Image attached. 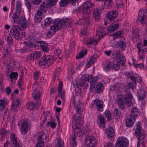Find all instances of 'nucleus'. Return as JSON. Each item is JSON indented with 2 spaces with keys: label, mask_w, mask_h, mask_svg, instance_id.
Segmentation results:
<instances>
[{
  "label": "nucleus",
  "mask_w": 147,
  "mask_h": 147,
  "mask_svg": "<svg viewBox=\"0 0 147 147\" xmlns=\"http://www.w3.org/2000/svg\"><path fill=\"white\" fill-rule=\"evenodd\" d=\"M117 15L118 12L117 10H114L110 11L107 15L108 21L113 22L117 18Z\"/></svg>",
  "instance_id": "17"
},
{
  "label": "nucleus",
  "mask_w": 147,
  "mask_h": 147,
  "mask_svg": "<svg viewBox=\"0 0 147 147\" xmlns=\"http://www.w3.org/2000/svg\"><path fill=\"white\" fill-rule=\"evenodd\" d=\"M25 5L27 7V8L29 12L31 11V9H32L31 3L29 1L25 2Z\"/></svg>",
  "instance_id": "58"
},
{
  "label": "nucleus",
  "mask_w": 147,
  "mask_h": 147,
  "mask_svg": "<svg viewBox=\"0 0 147 147\" xmlns=\"http://www.w3.org/2000/svg\"><path fill=\"white\" fill-rule=\"evenodd\" d=\"M33 93L32 96L35 100H38L40 97V92L38 88H36L35 87H33Z\"/></svg>",
  "instance_id": "32"
},
{
  "label": "nucleus",
  "mask_w": 147,
  "mask_h": 147,
  "mask_svg": "<svg viewBox=\"0 0 147 147\" xmlns=\"http://www.w3.org/2000/svg\"><path fill=\"white\" fill-rule=\"evenodd\" d=\"M107 30H108V28L105 27H102L99 30V31L98 32V34L99 35V36H101V37L99 38V40L101 38H102L107 34Z\"/></svg>",
  "instance_id": "33"
},
{
  "label": "nucleus",
  "mask_w": 147,
  "mask_h": 147,
  "mask_svg": "<svg viewBox=\"0 0 147 147\" xmlns=\"http://www.w3.org/2000/svg\"><path fill=\"white\" fill-rule=\"evenodd\" d=\"M34 59L40 58L42 55L41 53L39 51H35L32 53Z\"/></svg>",
  "instance_id": "51"
},
{
  "label": "nucleus",
  "mask_w": 147,
  "mask_h": 147,
  "mask_svg": "<svg viewBox=\"0 0 147 147\" xmlns=\"http://www.w3.org/2000/svg\"><path fill=\"white\" fill-rule=\"evenodd\" d=\"M32 48L29 46L26 47H24L19 49H17L16 52L18 53H26L27 52H29L32 51Z\"/></svg>",
  "instance_id": "30"
},
{
  "label": "nucleus",
  "mask_w": 147,
  "mask_h": 147,
  "mask_svg": "<svg viewBox=\"0 0 147 147\" xmlns=\"http://www.w3.org/2000/svg\"><path fill=\"white\" fill-rule=\"evenodd\" d=\"M112 57H114L117 61H119L121 63V65H123L124 62L126 60L125 57L123 54L121 53L119 51H117L112 55Z\"/></svg>",
  "instance_id": "10"
},
{
  "label": "nucleus",
  "mask_w": 147,
  "mask_h": 147,
  "mask_svg": "<svg viewBox=\"0 0 147 147\" xmlns=\"http://www.w3.org/2000/svg\"><path fill=\"white\" fill-rule=\"evenodd\" d=\"M104 132L106 133L109 139L112 138L114 136V130L112 127H109L108 129H104Z\"/></svg>",
  "instance_id": "25"
},
{
  "label": "nucleus",
  "mask_w": 147,
  "mask_h": 147,
  "mask_svg": "<svg viewBox=\"0 0 147 147\" xmlns=\"http://www.w3.org/2000/svg\"><path fill=\"white\" fill-rule=\"evenodd\" d=\"M18 75V74L16 72H11L9 75L10 81L11 82H14V80H17Z\"/></svg>",
  "instance_id": "38"
},
{
  "label": "nucleus",
  "mask_w": 147,
  "mask_h": 147,
  "mask_svg": "<svg viewBox=\"0 0 147 147\" xmlns=\"http://www.w3.org/2000/svg\"><path fill=\"white\" fill-rule=\"evenodd\" d=\"M119 88V86L118 84H115L113 85L112 87H111L110 89L113 91H118Z\"/></svg>",
  "instance_id": "60"
},
{
  "label": "nucleus",
  "mask_w": 147,
  "mask_h": 147,
  "mask_svg": "<svg viewBox=\"0 0 147 147\" xmlns=\"http://www.w3.org/2000/svg\"><path fill=\"white\" fill-rule=\"evenodd\" d=\"M146 92L143 89H140L138 91L137 96L139 101H142L146 96Z\"/></svg>",
  "instance_id": "24"
},
{
  "label": "nucleus",
  "mask_w": 147,
  "mask_h": 147,
  "mask_svg": "<svg viewBox=\"0 0 147 147\" xmlns=\"http://www.w3.org/2000/svg\"><path fill=\"white\" fill-rule=\"evenodd\" d=\"M74 131L75 132V133L73 134H75L76 136H77L79 137L82 136L84 134L83 132L84 131H82L81 130L80 131L79 130L78 131Z\"/></svg>",
  "instance_id": "54"
},
{
  "label": "nucleus",
  "mask_w": 147,
  "mask_h": 147,
  "mask_svg": "<svg viewBox=\"0 0 147 147\" xmlns=\"http://www.w3.org/2000/svg\"><path fill=\"white\" fill-rule=\"evenodd\" d=\"M37 107V105L33 103V102H29L26 105V108L30 110L36 109Z\"/></svg>",
  "instance_id": "42"
},
{
  "label": "nucleus",
  "mask_w": 147,
  "mask_h": 147,
  "mask_svg": "<svg viewBox=\"0 0 147 147\" xmlns=\"http://www.w3.org/2000/svg\"><path fill=\"white\" fill-rule=\"evenodd\" d=\"M97 122L99 127L101 128H104L105 125V119L103 117L101 114L98 115L97 116Z\"/></svg>",
  "instance_id": "21"
},
{
  "label": "nucleus",
  "mask_w": 147,
  "mask_h": 147,
  "mask_svg": "<svg viewBox=\"0 0 147 147\" xmlns=\"http://www.w3.org/2000/svg\"><path fill=\"white\" fill-rule=\"evenodd\" d=\"M10 143L13 147H22L18 141L16 137L13 133L10 136Z\"/></svg>",
  "instance_id": "18"
},
{
  "label": "nucleus",
  "mask_w": 147,
  "mask_h": 147,
  "mask_svg": "<svg viewBox=\"0 0 147 147\" xmlns=\"http://www.w3.org/2000/svg\"><path fill=\"white\" fill-rule=\"evenodd\" d=\"M22 4L19 1H17L16 3V12L20 13L22 10Z\"/></svg>",
  "instance_id": "44"
},
{
  "label": "nucleus",
  "mask_w": 147,
  "mask_h": 147,
  "mask_svg": "<svg viewBox=\"0 0 147 147\" xmlns=\"http://www.w3.org/2000/svg\"><path fill=\"white\" fill-rule=\"evenodd\" d=\"M8 134V131H6L4 128H2L1 129L0 133V135L2 137L5 136Z\"/></svg>",
  "instance_id": "63"
},
{
  "label": "nucleus",
  "mask_w": 147,
  "mask_h": 147,
  "mask_svg": "<svg viewBox=\"0 0 147 147\" xmlns=\"http://www.w3.org/2000/svg\"><path fill=\"white\" fill-rule=\"evenodd\" d=\"M147 14L146 9L142 8L140 9L137 20L142 24H147L146 15Z\"/></svg>",
  "instance_id": "9"
},
{
  "label": "nucleus",
  "mask_w": 147,
  "mask_h": 147,
  "mask_svg": "<svg viewBox=\"0 0 147 147\" xmlns=\"http://www.w3.org/2000/svg\"><path fill=\"white\" fill-rule=\"evenodd\" d=\"M84 143L87 147H96L97 145V142L94 137L88 136L85 139Z\"/></svg>",
  "instance_id": "11"
},
{
  "label": "nucleus",
  "mask_w": 147,
  "mask_h": 147,
  "mask_svg": "<svg viewBox=\"0 0 147 147\" xmlns=\"http://www.w3.org/2000/svg\"><path fill=\"white\" fill-rule=\"evenodd\" d=\"M50 7L43 1L39 7L38 10L37 11L34 17V20L36 24L40 23L41 21L43 13L46 12L48 7Z\"/></svg>",
  "instance_id": "4"
},
{
  "label": "nucleus",
  "mask_w": 147,
  "mask_h": 147,
  "mask_svg": "<svg viewBox=\"0 0 147 147\" xmlns=\"http://www.w3.org/2000/svg\"><path fill=\"white\" fill-rule=\"evenodd\" d=\"M120 26V24H111L108 28V30L110 32H114Z\"/></svg>",
  "instance_id": "31"
},
{
  "label": "nucleus",
  "mask_w": 147,
  "mask_h": 147,
  "mask_svg": "<svg viewBox=\"0 0 147 147\" xmlns=\"http://www.w3.org/2000/svg\"><path fill=\"white\" fill-rule=\"evenodd\" d=\"M140 112V109L136 107H133L130 112V117L136 119L139 115Z\"/></svg>",
  "instance_id": "23"
},
{
  "label": "nucleus",
  "mask_w": 147,
  "mask_h": 147,
  "mask_svg": "<svg viewBox=\"0 0 147 147\" xmlns=\"http://www.w3.org/2000/svg\"><path fill=\"white\" fill-rule=\"evenodd\" d=\"M20 13L16 12L13 14V16L11 15V13H10L9 16L11 22L15 23H18L20 20Z\"/></svg>",
  "instance_id": "19"
},
{
  "label": "nucleus",
  "mask_w": 147,
  "mask_h": 147,
  "mask_svg": "<svg viewBox=\"0 0 147 147\" xmlns=\"http://www.w3.org/2000/svg\"><path fill=\"white\" fill-rule=\"evenodd\" d=\"M117 45V47H119L123 51L125 50L126 47V43L122 41H120L118 42Z\"/></svg>",
  "instance_id": "41"
},
{
  "label": "nucleus",
  "mask_w": 147,
  "mask_h": 147,
  "mask_svg": "<svg viewBox=\"0 0 147 147\" xmlns=\"http://www.w3.org/2000/svg\"><path fill=\"white\" fill-rule=\"evenodd\" d=\"M121 65V63L119 61H116L115 62H114L113 64V68L115 70H118L119 69Z\"/></svg>",
  "instance_id": "47"
},
{
  "label": "nucleus",
  "mask_w": 147,
  "mask_h": 147,
  "mask_svg": "<svg viewBox=\"0 0 147 147\" xmlns=\"http://www.w3.org/2000/svg\"><path fill=\"white\" fill-rule=\"evenodd\" d=\"M121 34V32L120 31H117L113 33L112 36L113 37L114 40L116 38H117L120 37Z\"/></svg>",
  "instance_id": "56"
},
{
  "label": "nucleus",
  "mask_w": 147,
  "mask_h": 147,
  "mask_svg": "<svg viewBox=\"0 0 147 147\" xmlns=\"http://www.w3.org/2000/svg\"><path fill=\"white\" fill-rule=\"evenodd\" d=\"M87 53L86 50L82 51L76 56V58L80 59L82 58Z\"/></svg>",
  "instance_id": "50"
},
{
  "label": "nucleus",
  "mask_w": 147,
  "mask_h": 147,
  "mask_svg": "<svg viewBox=\"0 0 147 147\" xmlns=\"http://www.w3.org/2000/svg\"><path fill=\"white\" fill-rule=\"evenodd\" d=\"M80 122H76L74 125L72 126V128L73 129L75 130V131H78L80 130L79 129L80 128V125L78 124Z\"/></svg>",
  "instance_id": "59"
},
{
  "label": "nucleus",
  "mask_w": 147,
  "mask_h": 147,
  "mask_svg": "<svg viewBox=\"0 0 147 147\" xmlns=\"http://www.w3.org/2000/svg\"><path fill=\"white\" fill-rule=\"evenodd\" d=\"M112 65V64H111L110 62L108 61L107 63L104 68L106 70H108L111 68Z\"/></svg>",
  "instance_id": "62"
},
{
  "label": "nucleus",
  "mask_w": 147,
  "mask_h": 147,
  "mask_svg": "<svg viewBox=\"0 0 147 147\" xmlns=\"http://www.w3.org/2000/svg\"><path fill=\"white\" fill-rule=\"evenodd\" d=\"M10 32L13 37L16 39H20L23 36L21 28L18 25H13L11 28Z\"/></svg>",
  "instance_id": "7"
},
{
  "label": "nucleus",
  "mask_w": 147,
  "mask_h": 147,
  "mask_svg": "<svg viewBox=\"0 0 147 147\" xmlns=\"http://www.w3.org/2000/svg\"><path fill=\"white\" fill-rule=\"evenodd\" d=\"M94 4L90 1L85 2L82 5L78 7L76 9L78 12L83 13L87 15H90L93 11V18L96 21H98L100 19V13L104 7L101 6L98 8L93 9Z\"/></svg>",
  "instance_id": "1"
},
{
  "label": "nucleus",
  "mask_w": 147,
  "mask_h": 147,
  "mask_svg": "<svg viewBox=\"0 0 147 147\" xmlns=\"http://www.w3.org/2000/svg\"><path fill=\"white\" fill-rule=\"evenodd\" d=\"M95 105L97 109L100 111H102L104 107V103L103 101L95 99L91 103V105Z\"/></svg>",
  "instance_id": "16"
},
{
  "label": "nucleus",
  "mask_w": 147,
  "mask_h": 147,
  "mask_svg": "<svg viewBox=\"0 0 147 147\" xmlns=\"http://www.w3.org/2000/svg\"><path fill=\"white\" fill-rule=\"evenodd\" d=\"M104 115H105L108 120H110L111 118V113L109 110H106L104 113Z\"/></svg>",
  "instance_id": "57"
},
{
  "label": "nucleus",
  "mask_w": 147,
  "mask_h": 147,
  "mask_svg": "<svg viewBox=\"0 0 147 147\" xmlns=\"http://www.w3.org/2000/svg\"><path fill=\"white\" fill-rule=\"evenodd\" d=\"M129 144L127 139L124 137H121L117 140L116 144V147H127Z\"/></svg>",
  "instance_id": "15"
},
{
  "label": "nucleus",
  "mask_w": 147,
  "mask_h": 147,
  "mask_svg": "<svg viewBox=\"0 0 147 147\" xmlns=\"http://www.w3.org/2000/svg\"><path fill=\"white\" fill-rule=\"evenodd\" d=\"M98 58V56L96 54H94L93 56L90 57L89 61L86 64V67L87 68H88L91 65L94 63L96 61V59Z\"/></svg>",
  "instance_id": "26"
},
{
  "label": "nucleus",
  "mask_w": 147,
  "mask_h": 147,
  "mask_svg": "<svg viewBox=\"0 0 147 147\" xmlns=\"http://www.w3.org/2000/svg\"><path fill=\"white\" fill-rule=\"evenodd\" d=\"M47 136L45 133L43 131L40 132L38 138V142L36 147H44V140H46Z\"/></svg>",
  "instance_id": "14"
},
{
  "label": "nucleus",
  "mask_w": 147,
  "mask_h": 147,
  "mask_svg": "<svg viewBox=\"0 0 147 147\" xmlns=\"http://www.w3.org/2000/svg\"><path fill=\"white\" fill-rule=\"evenodd\" d=\"M32 53H30L27 56L26 60L28 61H33L34 59Z\"/></svg>",
  "instance_id": "53"
},
{
  "label": "nucleus",
  "mask_w": 147,
  "mask_h": 147,
  "mask_svg": "<svg viewBox=\"0 0 147 147\" xmlns=\"http://www.w3.org/2000/svg\"><path fill=\"white\" fill-rule=\"evenodd\" d=\"M44 25L45 26H48L51 23L53 22V20L51 17H47L44 20Z\"/></svg>",
  "instance_id": "49"
},
{
  "label": "nucleus",
  "mask_w": 147,
  "mask_h": 147,
  "mask_svg": "<svg viewBox=\"0 0 147 147\" xmlns=\"http://www.w3.org/2000/svg\"><path fill=\"white\" fill-rule=\"evenodd\" d=\"M80 103L79 102H78V103L75 106L76 110L77 113H80L82 112V111L80 108Z\"/></svg>",
  "instance_id": "55"
},
{
  "label": "nucleus",
  "mask_w": 147,
  "mask_h": 147,
  "mask_svg": "<svg viewBox=\"0 0 147 147\" xmlns=\"http://www.w3.org/2000/svg\"><path fill=\"white\" fill-rule=\"evenodd\" d=\"M61 68L59 67L55 69L54 72V77L55 79H58V76L59 75Z\"/></svg>",
  "instance_id": "48"
},
{
  "label": "nucleus",
  "mask_w": 147,
  "mask_h": 147,
  "mask_svg": "<svg viewBox=\"0 0 147 147\" xmlns=\"http://www.w3.org/2000/svg\"><path fill=\"white\" fill-rule=\"evenodd\" d=\"M63 86V82L60 81L58 86V90L59 92V96L63 102L65 101V92L64 91H61Z\"/></svg>",
  "instance_id": "20"
},
{
  "label": "nucleus",
  "mask_w": 147,
  "mask_h": 147,
  "mask_svg": "<svg viewBox=\"0 0 147 147\" xmlns=\"http://www.w3.org/2000/svg\"><path fill=\"white\" fill-rule=\"evenodd\" d=\"M57 0H44V2H45L48 6L49 7L51 6L54 5Z\"/></svg>",
  "instance_id": "46"
},
{
  "label": "nucleus",
  "mask_w": 147,
  "mask_h": 147,
  "mask_svg": "<svg viewBox=\"0 0 147 147\" xmlns=\"http://www.w3.org/2000/svg\"><path fill=\"white\" fill-rule=\"evenodd\" d=\"M71 24V20L69 18H65L63 20H59L58 19H55L52 25L50 26V28L47 32V36L49 37H51L62 26H65L66 27H69Z\"/></svg>",
  "instance_id": "3"
},
{
  "label": "nucleus",
  "mask_w": 147,
  "mask_h": 147,
  "mask_svg": "<svg viewBox=\"0 0 147 147\" xmlns=\"http://www.w3.org/2000/svg\"><path fill=\"white\" fill-rule=\"evenodd\" d=\"M18 125L21 133L26 134L31 127L30 121L29 119H22L19 121Z\"/></svg>",
  "instance_id": "5"
},
{
  "label": "nucleus",
  "mask_w": 147,
  "mask_h": 147,
  "mask_svg": "<svg viewBox=\"0 0 147 147\" xmlns=\"http://www.w3.org/2000/svg\"><path fill=\"white\" fill-rule=\"evenodd\" d=\"M6 99L0 100V105L1 106V110H3L5 108L4 105L6 103Z\"/></svg>",
  "instance_id": "61"
},
{
  "label": "nucleus",
  "mask_w": 147,
  "mask_h": 147,
  "mask_svg": "<svg viewBox=\"0 0 147 147\" xmlns=\"http://www.w3.org/2000/svg\"><path fill=\"white\" fill-rule=\"evenodd\" d=\"M18 23H20L21 24V26L23 29H25L27 28L28 25L27 23H26L25 18L24 16L21 17Z\"/></svg>",
  "instance_id": "36"
},
{
  "label": "nucleus",
  "mask_w": 147,
  "mask_h": 147,
  "mask_svg": "<svg viewBox=\"0 0 147 147\" xmlns=\"http://www.w3.org/2000/svg\"><path fill=\"white\" fill-rule=\"evenodd\" d=\"M135 127L136 130L135 131V135L137 139H139L140 138H142V140L144 139L145 136L142 131V128L139 121L136 122Z\"/></svg>",
  "instance_id": "12"
},
{
  "label": "nucleus",
  "mask_w": 147,
  "mask_h": 147,
  "mask_svg": "<svg viewBox=\"0 0 147 147\" xmlns=\"http://www.w3.org/2000/svg\"><path fill=\"white\" fill-rule=\"evenodd\" d=\"M89 76L90 75L88 74L86 75L84 78H83L81 82L79 83V85L81 86H84L86 85V86H88L87 84L89 80Z\"/></svg>",
  "instance_id": "28"
},
{
  "label": "nucleus",
  "mask_w": 147,
  "mask_h": 147,
  "mask_svg": "<svg viewBox=\"0 0 147 147\" xmlns=\"http://www.w3.org/2000/svg\"><path fill=\"white\" fill-rule=\"evenodd\" d=\"M37 38L35 34H30L29 35V36L27 38V40L29 42V43L33 44L36 41V40Z\"/></svg>",
  "instance_id": "34"
},
{
  "label": "nucleus",
  "mask_w": 147,
  "mask_h": 147,
  "mask_svg": "<svg viewBox=\"0 0 147 147\" xmlns=\"http://www.w3.org/2000/svg\"><path fill=\"white\" fill-rule=\"evenodd\" d=\"M54 54L56 59H61L63 57V55L60 49H56L54 51Z\"/></svg>",
  "instance_id": "35"
},
{
  "label": "nucleus",
  "mask_w": 147,
  "mask_h": 147,
  "mask_svg": "<svg viewBox=\"0 0 147 147\" xmlns=\"http://www.w3.org/2000/svg\"><path fill=\"white\" fill-rule=\"evenodd\" d=\"M57 144H56L57 147H63L64 142L62 140L58 138L57 140Z\"/></svg>",
  "instance_id": "52"
},
{
  "label": "nucleus",
  "mask_w": 147,
  "mask_h": 147,
  "mask_svg": "<svg viewBox=\"0 0 147 147\" xmlns=\"http://www.w3.org/2000/svg\"><path fill=\"white\" fill-rule=\"evenodd\" d=\"M82 117V115L80 113H76L74 116V119L75 122H80V119Z\"/></svg>",
  "instance_id": "43"
},
{
  "label": "nucleus",
  "mask_w": 147,
  "mask_h": 147,
  "mask_svg": "<svg viewBox=\"0 0 147 147\" xmlns=\"http://www.w3.org/2000/svg\"><path fill=\"white\" fill-rule=\"evenodd\" d=\"M68 3L65 0H61L59 2V5L61 7L66 6Z\"/></svg>",
  "instance_id": "64"
},
{
  "label": "nucleus",
  "mask_w": 147,
  "mask_h": 147,
  "mask_svg": "<svg viewBox=\"0 0 147 147\" xmlns=\"http://www.w3.org/2000/svg\"><path fill=\"white\" fill-rule=\"evenodd\" d=\"M89 80L90 81V89L91 91H93L95 87V85L96 83L98 78L96 76L93 78L92 75H90Z\"/></svg>",
  "instance_id": "22"
},
{
  "label": "nucleus",
  "mask_w": 147,
  "mask_h": 147,
  "mask_svg": "<svg viewBox=\"0 0 147 147\" xmlns=\"http://www.w3.org/2000/svg\"><path fill=\"white\" fill-rule=\"evenodd\" d=\"M139 43L137 44V48L138 49V54L139 55L138 59L141 60L144 58V55L146 54V53L144 51V49L139 47Z\"/></svg>",
  "instance_id": "27"
},
{
  "label": "nucleus",
  "mask_w": 147,
  "mask_h": 147,
  "mask_svg": "<svg viewBox=\"0 0 147 147\" xmlns=\"http://www.w3.org/2000/svg\"><path fill=\"white\" fill-rule=\"evenodd\" d=\"M113 114L115 116H117L119 118L122 117L121 111L118 109L115 108L114 109Z\"/></svg>",
  "instance_id": "45"
},
{
  "label": "nucleus",
  "mask_w": 147,
  "mask_h": 147,
  "mask_svg": "<svg viewBox=\"0 0 147 147\" xmlns=\"http://www.w3.org/2000/svg\"><path fill=\"white\" fill-rule=\"evenodd\" d=\"M125 75L128 78H130L131 81H131L129 83L126 84H129L131 89L135 88L136 86L135 81V79L138 76V74L133 72L130 71L126 72Z\"/></svg>",
  "instance_id": "8"
},
{
  "label": "nucleus",
  "mask_w": 147,
  "mask_h": 147,
  "mask_svg": "<svg viewBox=\"0 0 147 147\" xmlns=\"http://www.w3.org/2000/svg\"><path fill=\"white\" fill-rule=\"evenodd\" d=\"M129 84H126L125 86V89L126 93L125 96V103L123 102V97L122 96H118L117 99L118 106L121 109H124L126 105L128 106H130L132 105L134 101L132 94L130 92L131 88L129 87Z\"/></svg>",
  "instance_id": "2"
},
{
  "label": "nucleus",
  "mask_w": 147,
  "mask_h": 147,
  "mask_svg": "<svg viewBox=\"0 0 147 147\" xmlns=\"http://www.w3.org/2000/svg\"><path fill=\"white\" fill-rule=\"evenodd\" d=\"M8 47H4V51L3 52V56L2 58L5 59L4 61L7 64L10 63V61L11 60L10 57V55L9 53L10 49V46L8 45Z\"/></svg>",
  "instance_id": "13"
},
{
  "label": "nucleus",
  "mask_w": 147,
  "mask_h": 147,
  "mask_svg": "<svg viewBox=\"0 0 147 147\" xmlns=\"http://www.w3.org/2000/svg\"><path fill=\"white\" fill-rule=\"evenodd\" d=\"M53 62V57L50 55H45L39 60L40 66L42 68L49 67Z\"/></svg>",
  "instance_id": "6"
},
{
  "label": "nucleus",
  "mask_w": 147,
  "mask_h": 147,
  "mask_svg": "<svg viewBox=\"0 0 147 147\" xmlns=\"http://www.w3.org/2000/svg\"><path fill=\"white\" fill-rule=\"evenodd\" d=\"M135 120L136 119H134L130 117L129 118H127L125 121L126 126L128 127H131L134 125Z\"/></svg>",
  "instance_id": "29"
},
{
  "label": "nucleus",
  "mask_w": 147,
  "mask_h": 147,
  "mask_svg": "<svg viewBox=\"0 0 147 147\" xmlns=\"http://www.w3.org/2000/svg\"><path fill=\"white\" fill-rule=\"evenodd\" d=\"M40 47L42 50L44 52H47L49 50L47 43L43 41Z\"/></svg>",
  "instance_id": "40"
},
{
  "label": "nucleus",
  "mask_w": 147,
  "mask_h": 147,
  "mask_svg": "<svg viewBox=\"0 0 147 147\" xmlns=\"http://www.w3.org/2000/svg\"><path fill=\"white\" fill-rule=\"evenodd\" d=\"M104 89V86L103 84L100 82H98L96 87V89L97 93L100 94L101 93Z\"/></svg>",
  "instance_id": "37"
},
{
  "label": "nucleus",
  "mask_w": 147,
  "mask_h": 147,
  "mask_svg": "<svg viewBox=\"0 0 147 147\" xmlns=\"http://www.w3.org/2000/svg\"><path fill=\"white\" fill-rule=\"evenodd\" d=\"M76 135L75 134H72L71 136V139L72 142L71 143V147H76L77 143L76 141Z\"/></svg>",
  "instance_id": "39"
}]
</instances>
